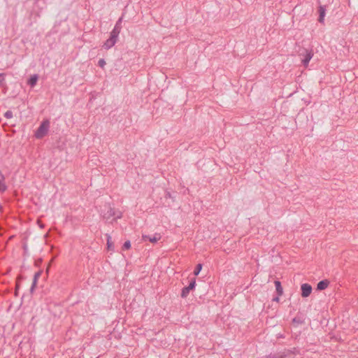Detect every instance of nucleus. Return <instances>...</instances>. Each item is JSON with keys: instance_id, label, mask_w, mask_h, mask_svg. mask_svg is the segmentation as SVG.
I'll list each match as a JSON object with an SVG mask.
<instances>
[{"instance_id": "f3484780", "label": "nucleus", "mask_w": 358, "mask_h": 358, "mask_svg": "<svg viewBox=\"0 0 358 358\" xmlns=\"http://www.w3.org/2000/svg\"><path fill=\"white\" fill-rule=\"evenodd\" d=\"M98 64H99V66L100 67L103 68V67H104V66L106 65V62H105V60H104L103 59H100L99 60Z\"/></svg>"}, {"instance_id": "20e7f679", "label": "nucleus", "mask_w": 358, "mask_h": 358, "mask_svg": "<svg viewBox=\"0 0 358 358\" xmlns=\"http://www.w3.org/2000/svg\"><path fill=\"white\" fill-rule=\"evenodd\" d=\"M313 56V50L307 51V53L305 56V58L302 60V62L305 66H307L310 60L312 59Z\"/></svg>"}, {"instance_id": "7ed1b4c3", "label": "nucleus", "mask_w": 358, "mask_h": 358, "mask_svg": "<svg viewBox=\"0 0 358 358\" xmlns=\"http://www.w3.org/2000/svg\"><path fill=\"white\" fill-rule=\"evenodd\" d=\"M195 280L192 281L187 287H185L182 289L181 296L182 298L187 297V296L189 294V291L193 289L195 287Z\"/></svg>"}, {"instance_id": "f257e3e1", "label": "nucleus", "mask_w": 358, "mask_h": 358, "mask_svg": "<svg viewBox=\"0 0 358 358\" xmlns=\"http://www.w3.org/2000/svg\"><path fill=\"white\" fill-rule=\"evenodd\" d=\"M49 128L50 121L48 120H44L36 131L34 136L38 139L43 138L48 134Z\"/></svg>"}, {"instance_id": "f03ea898", "label": "nucleus", "mask_w": 358, "mask_h": 358, "mask_svg": "<svg viewBox=\"0 0 358 358\" xmlns=\"http://www.w3.org/2000/svg\"><path fill=\"white\" fill-rule=\"evenodd\" d=\"M301 289L302 297H308L312 292V287L308 283L302 284L301 286Z\"/></svg>"}, {"instance_id": "aec40b11", "label": "nucleus", "mask_w": 358, "mask_h": 358, "mask_svg": "<svg viewBox=\"0 0 358 358\" xmlns=\"http://www.w3.org/2000/svg\"><path fill=\"white\" fill-rule=\"evenodd\" d=\"M96 358H99V357H96Z\"/></svg>"}, {"instance_id": "ddd939ff", "label": "nucleus", "mask_w": 358, "mask_h": 358, "mask_svg": "<svg viewBox=\"0 0 358 358\" xmlns=\"http://www.w3.org/2000/svg\"><path fill=\"white\" fill-rule=\"evenodd\" d=\"M107 249L108 250H113V243L111 241V237L109 235H107Z\"/></svg>"}, {"instance_id": "a211bd4d", "label": "nucleus", "mask_w": 358, "mask_h": 358, "mask_svg": "<svg viewBox=\"0 0 358 358\" xmlns=\"http://www.w3.org/2000/svg\"><path fill=\"white\" fill-rule=\"evenodd\" d=\"M5 80V74L0 73V84L2 83Z\"/></svg>"}, {"instance_id": "dca6fc26", "label": "nucleus", "mask_w": 358, "mask_h": 358, "mask_svg": "<svg viewBox=\"0 0 358 358\" xmlns=\"http://www.w3.org/2000/svg\"><path fill=\"white\" fill-rule=\"evenodd\" d=\"M4 116L7 119H10V118L13 117V113H12V111H10V110L6 111L5 113V114H4Z\"/></svg>"}, {"instance_id": "0eeeda50", "label": "nucleus", "mask_w": 358, "mask_h": 358, "mask_svg": "<svg viewBox=\"0 0 358 358\" xmlns=\"http://www.w3.org/2000/svg\"><path fill=\"white\" fill-rule=\"evenodd\" d=\"M116 41V39L113 38V37L110 36V38L105 42L103 47L106 49H109L115 44Z\"/></svg>"}, {"instance_id": "9d476101", "label": "nucleus", "mask_w": 358, "mask_h": 358, "mask_svg": "<svg viewBox=\"0 0 358 358\" xmlns=\"http://www.w3.org/2000/svg\"><path fill=\"white\" fill-rule=\"evenodd\" d=\"M275 285L276 288V292L278 296H282L283 294V289L281 286V283L280 281L276 280L275 281Z\"/></svg>"}, {"instance_id": "6e6552de", "label": "nucleus", "mask_w": 358, "mask_h": 358, "mask_svg": "<svg viewBox=\"0 0 358 358\" xmlns=\"http://www.w3.org/2000/svg\"><path fill=\"white\" fill-rule=\"evenodd\" d=\"M6 189L5 184V178L2 173L0 171V192H3Z\"/></svg>"}, {"instance_id": "423d86ee", "label": "nucleus", "mask_w": 358, "mask_h": 358, "mask_svg": "<svg viewBox=\"0 0 358 358\" xmlns=\"http://www.w3.org/2000/svg\"><path fill=\"white\" fill-rule=\"evenodd\" d=\"M329 285V281L328 280H324L317 283V289L318 290H324Z\"/></svg>"}, {"instance_id": "f8f14e48", "label": "nucleus", "mask_w": 358, "mask_h": 358, "mask_svg": "<svg viewBox=\"0 0 358 358\" xmlns=\"http://www.w3.org/2000/svg\"><path fill=\"white\" fill-rule=\"evenodd\" d=\"M38 80V76L36 75H34L30 78V79L28 81V84L30 85L31 87H34Z\"/></svg>"}, {"instance_id": "1a4fd4ad", "label": "nucleus", "mask_w": 358, "mask_h": 358, "mask_svg": "<svg viewBox=\"0 0 358 358\" xmlns=\"http://www.w3.org/2000/svg\"><path fill=\"white\" fill-rule=\"evenodd\" d=\"M120 28L118 27L117 24L115 25V28L110 33V36L113 37V38H115L117 40V36L120 34Z\"/></svg>"}, {"instance_id": "9b49d317", "label": "nucleus", "mask_w": 358, "mask_h": 358, "mask_svg": "<svg viewBox=\"0 0 358 358\" xmlns=\"http://www.w3.org/2000/svg\"><path fill=\"white\" fill-rule=\"evenodd\" d=\"M319 13H320V17H319V22H321V23H323L324 22V15H325V9L324 8V7L322 6H320L319 8Z\"/></svg>"}, {"instance_id": "4468645a", "label": "nucleus", "mask_w": 358, "mask_h": 358, "mask_svg": "<svg viewBox=\"0 0 358 358\" xmlns=\"http://www.w3.org/2000/svg\"><path fill=\"white\" fill-rule=\"evenodd\" d=\"M201 268H202V265H201V264H198L196 265V266L195 267V268H194V274L195 275H199V272L201 271Z\"/></svg>"}, {"instance_id": "6ab92c4d", "label": "nucleus", "mask_w": 358, "mask_h": 358, "mask_svg": "<svg viewBox=\"0 0 358 358\" xmlns=\"http://www.w3.org/2000/svg\"><path fill=\"white\" fill-rule=\"evenodd\" d=\"M41 275V272H37L34 275V282H36L38 278Z\"/></svg>"}, {"instance_id": "39448f33", "label": "nucleus", "mask_w": 358, "mask_h": 358, "mask_svg": "<svg viewBox=\"0 0 358 358\" xmlns=\"http://www.w3.org/2000/svg\"><path fill=\"white\" fill-rule=\"evenodd\" d=\"M143 241L149 240L151 243H156L161 238L159 234H156L153 237H149L148 236L143 235L142 236Z\"/></svg>"}, {"instance_id": "2eb2a0df", "label": "nucleus", "mask_w": 358, "mask_h": 358, "mask_svg": "<svg viewBox=\"0 0 358 358\" xmlns=\"http://www.w3.org/2000/svg\"><path fill=\"white\" fill-rule=\"evenodd\" d=\"M131 248V243H130V241H126L123 246H122V249L123 250H129Z\"/></svg>"}]
</instances>
